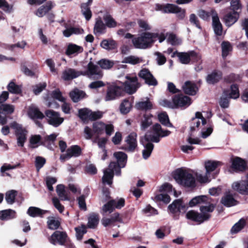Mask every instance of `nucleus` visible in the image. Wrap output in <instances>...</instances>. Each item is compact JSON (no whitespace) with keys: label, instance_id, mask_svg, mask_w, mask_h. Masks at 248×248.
Listing matches in <instances>:
<instances>
[{"label":"nucleus","instance_id":"obj_1","mask_svg":"<svg viewBox=\"0 0 248 248\" xmlns=\"http://www.w3.org/2000/svg\"><path fill=\"white\" fill-rule=\"evenodd\" d=\"M231 169L236 172H244L248 170L247 161L239 157H235L231 159ZM232 189L235 192L248 196V171L245 179L234 182L232 184Z\"/></svg>","mask_w":248,"mask_h":248},{"label":"nucleus","instance_id":"obj_2","mask_svg":"<svg viewBox=\"0 0 248 248\" xmlns=\"http://www.w3.org/2000/svg\"><path fill=\"white\" fill-rule=\"evenodd\" d=\"M215 207V204L201 206L200 207V213L194 210L188 211L186 215V218L196 223L198 225L201 224L211 219V213L214 211Z\"/></svg>","mask_w":248,"mask_h":248},{"label":"nucleus","instance_id":"obj_3","mask_svg":"<svg viewBox=\"0 0 248 248\" xmlns=\"http://www.w3.org/2000/svg\"><path fill=\"white\" fill-rule=\"evenodd\" d=\"M173 178L178 184L184 187L193 188L196 186L195 177L186 170H176L173 173Z\"/></svg>","mask_w":248,"mask_h":248},{"label":"nucleus","instance_id":"obj_4","mask_svg":"<svg viewBox=\"0 0 248 248\" xmlns=\"http://www.w3.org/2000/svg\"><path fill=\"white\" fill-rule=\"evenodd\" d=\"M48 240L54 245H59L64 246L66 248H75L65 232L56 230L48 238Z\"/></svg>","mask_w":248,"mask_h":248},{"label":"nucleus","instance_id":"obj_5","mask_svg":"<svg viewBox=\"0 0 248 248\" xmlns=\"http://www.w3.org/2000/svg\"><path fill=\"white\" fill-rule=\"evenodd\" d=\"M158 36L157 33L145 32L140 37L133 39L132 42L136 48L145 49L150 47Z\"/></svg>","mask_w":248,"mask_h":248},{"label":"nucleus","instance_id":"obj_6","mask_svg":"<svg viewBox=\"0 0 248 248\" xmlns=\"http://www.w3.org/2000/svg\"><path fill=\"white\" fill-rule=\"evenodd\" d=\"M155 9L156 10L161 11L164 13L176 14L177 17L180 19H184L186 16L185 9H183L173 4H161L157 3L155 4Z\"/></svg>","mask_w":248,"mask_h":248},{"label":"nucleus","instance_id":"obj_7","mask_svg":"<svg viewBox=\"0 0 248 248\" xmlns=\"http://www.w3.org/2000/svg\"><path fill=\"white\" fill-rule=\"evenodd\" d=\"M117 161H111L109 164V168L114 169L115 174L119 176L121 173V169L124 168L126 165L127 155L123 152H116L113 154Z\"/></svg>","mask_w":248,"mask_h":248},{"label":"nucleus","instance_id":"obj_8","mask_svg":"<svg viewBox=\"0 0 248 248\" xmlns=\"http://www.w3.org/2000/svg\"><path fill=\"white\" fill-rule=\"evenodd\" d=\"M124 96L123 86L112 83L107 86L104 99L106 101H110L118 99Z\"/></svg>","mask_w":248,"mask_h":248},{"label":"nucleus","instance_id":"obj_9","mask_svg":"<svg viewBox=\"0 0 248 248\" xmlns=\"http://www.w3.org/2000/svg\"><path fill=\"white\" fill-rule=\"evenodd\" d=\"M10 127L15 130V135L17 138L18 146L23 147L24 143L27 140L28 131L23 128L22 125L16 122H13L10 124Z\"/></svg>","mask_w":248,"mask_h":248},{"label":"nucleus","instance_id":"obj_10","mask_svg":"<svg viewBox=\"0 0 248 248\" xmlns=\"http://www.w3.org/2000/svg\"><path fill=\"white\" fill-rule=\"evenodd\" d=\"M45 115L47 123L55 127L60 126L64 121V119L60 117V113L53 109H46L45 111Z\"/></svg>","mask_w":248,"mask_h":248},{"label":"nucleus","instance_id":"obj_11","mask_svg":"<svg viewBox=\"0 0 248 248\" xmlns=\"http://www.w3.org/2000/svg\"><path fill=\"white\" fill-rule=\"evenodd\" d=\"M172 101L174 108H186L191 104V98L182 93L173 95Z\"/></svg>","mask_w":248,"mask_h":248},{"label":"nucleus","instance_id":"obj_12","mask_svg":"<svg viewBox=\"0 0 248 248\" xmlns=\"http://www.w3.org/2000/svg\"><path fill=\"white\" fill-rule=\"evenodd\" d=\"M137 134L133 132L130 133L126 138L125 141L128 145L127 147L123 146L121 149L128 152H133L138 146Z\"/></svg>","mask_w":248,"mask_h":248},{"label":"nucleus","instance_id":"obj_13","mask_svg":"<svg viewBox=\"0 0 248 248\" xmlns=\"http://www.w3.org/2000/svg\"><path fill=\"white\" fill-rule=\"evenodd\" d=\"M82 154L81 147L77 145H72L66 150V153L62 154L60 156V159L62 161H65L69 159L72 157H78Z\"/></svg>","mask_w":248,"mask_h":248},{"label":"nucleus","instance_id":"obj_14","mask_svg":"<svg viewBox=\"0 0 248 248\" xmlns=\"http://www.w3.org/2000/svg\"><path fill=\"white\" fill-rule=\"evenodd\" d=\"M138 76L145 80V83L150 86H156L157 84V80L148 69H141L139 73Z\"/></svg>","mask_w":248,"mask_h":248},{"label":"nucleus","instance_id":"obj_15","mask_svg":"<svg viewBox=\"0 0 248 248\" xmlns=\"http://www.w3.org/2000/svg\"><path fill=\"white\" fill-rule=\"evenodd\" d=\"M223 78V72L219 70L215 69L206 77V81L208 84L215 85Z\"/></svg>","mask_w":248,"mask_h":248},{"label":"nucleus","instance_id":"obj_16","mask_svg":"<svg viewBox=\"0 0 248 248\" xmlns=\"http://www.w3.org/2000/svg\"><path fill=\"white\" fill-rule=\"evenodd\" d=\"M223 95L228 96L231 99H237L240 96L239 85L231 84L229 89H226L223 91Z\"/></svg>","mask_w":248,"mask_h":248},{"label":"nucleus","instance_id":"obj_17","mask_svg":"<svg viewBox=\"0 0 248 248\" xmlns=\"http://www.w3.org/2000/svg\"><path fill=\"white\" fill-rule=\"evenodd\" d=\"M212 16V26L215 34L217 36H221L223 32V26L220 22L217 13L214 10L211 11Z\"/></svg>","mask_w":248,"mask_h":248},{"label":"nucleus","instance_id":"obj_18","mask_svg":"<svg viewBox=\"0 0 248 248\" xmlns=\"http://www.w3.org/2000/svg\"><path fill=\"white\" fill-rule=\"evenodd\" d=\"M85 74L86 72L77 71L75 69L68 68L63 71L62 78L63 80L68 81L77 78L80 75L85 76Z\"/></svg>","mask_w":248,"mask_h":248},{"label":"nucleus","instance_id":"obj_19","mask_svg":"<svg viewBox=\"0 0 248 248\" xmlns=\"http://www.w3.org/2000/svg\"><path fill=\"white\" fill-rule=\"evenodd\" d=\"M200 204H205L208 205L211 203V198L207 196L200 195L193 198L188 203V206L190 207H194Z\"/></svg>","mask_w":248,"mask_h":248},{"label":"nucleus","instance_id":"obj_20","mask_svg":"<svg viewBox=\"0 0 248 248\" xmlns=\"http://www.w3.org/2000/svg\"><path fill=\"white\" fill-rule=\"evenodd\" d=\"M185 209L186 205L182 199L175 200L168 206L169 210L173 214L179 213L181 212V210H185Z\"/></svg>","mask_w":248,"mask_h":248},{"label":"nucleus","instance_id":"obj_21","mask_svg":"<svg viewBox=\"0 0 248 248\" xmlns=\"http://www.w3.org/2000/svg\"><path fill=\"white\" fill-rule=\"evenodd\" d=\"M220 202L225 206L230 207L237 205L239 202L234 198V195L229 191L224 194L221 198Z\"/></svg>","mask_w":248,"mask_h":248},{"label":"nucleus","instance_id":"obj_22","mask_svg":"<svg viewBox=\"0 0 248 248\" xmlns=\"http://www.w3.org/2000/svg\"><path fill=\"white\" fill-rule=\"evenodd\" d=\"M240 17V12H229L226 13L223 17V20L228 27L234 24Z\"/></svg>","mask_w":248,"mask_h":248},{"label":"nucleus","instance_id":"obj_23","mask_svg":"<svg viewBox=\"0 0 248 248\" xmlns=\"http://www.w3.org/2000/svg\"><path fill=\"white\" fill-rule=\"evenodd\" d=\"M69 96L73 102L77 103L86 98L87 95L83 91L75 88L69 93Z\"/></svg>","mask_w":248,"mask_h":248},{"label":"nucleus","instance_id":"obj_24","mask_svg":"<svg viewBox=\"0 0 248 248\" xmlns=\"http://www.w3.org/2000/svg\"><path fill=\"white\" fill-rule=\"evenodd\" d=\"M106 26L104 23L101 17L99 16L95 19V22L93 27V33L95 35L104 34L106 32Z\"/></svg>","mask_w":248,"mask_h":248},{"label":"nucleus","instance_id":"obj_25","mask_svg":"<svg viewBox=\"0 0 248 248\" xmlns=\"http://www.w3.org/2000/svg\"><path fill=\"white\" fill-rule=\"evenodd\" d=\"M28 115L29 117L32 120H42L45 118V115L40 110V109L35 107H30Z\"/></svg>","mask_w":248,"mask_h":248},{"label":"nucleus","instance_id":"obj_26","mask_svg":"<svg viewBox=\"0 0 248 248\" xmlns=\"http://www.w3.org/2000/svg\"><path fill=\"white\" fill-rule=\"evenodd\" d=\"M54 6V4L51 1H48L46 3L40 6L37 10L36 15L41 17L49 12Z\"/></svg>","mask_w":248,"mask_h":248},{"label":"nucleus","instance_id":"obj_27","mask_svg":"<svg viewBox=\"0 0 248 248\" xmlns=\"http://www.w3.org/2000/svg\"><path fill=\"white\" fill-rule=\"evenodd\" d=\"M83 48L82 46L76 44L70 43L68 45L65 51V54L68 56L72 55H76L78 53L82 52Z\"/></svg>","mask_w":248,"mask_h":248},{"label":"nucleus","instance_id":"obj_28","mask_svg":"<svg viewBox=\"0 0 248 248\" xmlns=\"http://www.w3.org/2000/svg\"><path fill=\"white\" fill-rule=\"evenodd\" d=\"M47 213H49L47 210H42L38 207L33 206L30 207L27 211L28 214L32 217H43L44 215Z\"/></svg>","mask_w":248,"mask_h":248},{"label":"nucleus","instance_id":"obj_29","mask_svg":"<svg viewBox=\"0 0 248 248\" xmlns=\"http://www.w3.org/2000/svg\"><path fill=\"white\" fill-rule=\"evenodd\" d=\"M223 80L227 84H236V83L241 82L242 77L239 74L232 73L225 76Z\"/></svg>","mask_w":248,"mask_h":248},{"label":"nucleus","instance_id":"obj_30","mask_svg":"<svg viewBox=\"0 0 248 248\" xmlns=\"http://www.w3.org/2000/svg\"><path fill=\"white\" fill-rule=\"evenodd\" d=\"M99 221V214L95 213L90 214L88 217L87 227L91 229H95L97 226Z\"/></svg>","mask_w":248,"mask_h":248},{"label":"nucleus","instance_id":"obj_31","mask_svg":"<svg viewBox=\"0 0 248 248\" xmlns=\"http://www.w3.org/2000/svg\"><path fill=\"white\" fill-rule=\"evenodd\" d=\"M114 169L108 168L104 171V175L102 177V182L104 183H107L109 185L112 184V179L114 177Z\"/></svg>","mask_w":248,"mask_h":248},{"label":"nucleus","instance_id":"obj_32","mask_svg":"<svg viewBox=\"0 0 248 248\" xmlns=\"http://www.w3.org/2000/svg\"><path fill=\"white\" fill-rule=\"evenodd\" d=\"M183 90L185 94L194 95L196 93V85L190 81H186L182 87Z\"/></svg>","mask_w":248,"mask_h":248},{"label":"nucleus","instance_id":"obj_33","mask_svg":"<svg viewBox=\"0 0 248 248\" xmlns=\"http://www.w3.org/2000/svg\"><path fill=\"white\" fill-rule=\"evenodd\" d=\"M56 192L62 201H69L70 198L68 193L66 191L63 185H58L56 187Z\"/></svg>","mask_w":248,"mask_h":248},{"label":"nucleus","instance_id":"obj_34","mask_svg":"<svg viewBox=\"0 0 248 248\" xmlns=\"http://www.w3.org/2000/svg\"><path fill=\"white\" fill-rule=\"evenodd\" d=\"M16 217L15 211L11 209H6L0 211V219L2 220H9Z\"/></svg>","mask_w":248,"mask_h":248},{"label":"nucleus","instance_id":"obj_35","mask_svg":"<svg viewBox=\"0 0 248 248\" xmlns=\"http://www.w3.org/2000/svg\"><path fill=\"white\" fill-rule=\"evenodd\" d=\"M100 46L108 50H113L117 48V45L115 41L112 39H103L101 43Z\"/></svg>","mask_w":248,"mask_h":248},{"label":"nucleus","instance_id":"obj_36","mask_svg":"<svg viewBox=\"0 0 248 248\" xmlns=\"http://www.w3.org/2000/svg\"><path fill=\"white\" fill-rule=\"evenodd\" d=\"M85 75L93 76V75H100L101 72L100 71L98 66L94 63L90 62L87 65V70L85 71Z\"/></svg>","mask_w":248,"mask_h":248},{"label":"nucleus","instance_id":"obj_37","mask_svg":"<svg viewBox=\"0 0 248 248\" xmlns=\"http://www.w3.org/2000/svg\"><path fill=\"white\" fill-rule=\"evenodd\" d=\"M123 89L124 91V95L125 93L129 94H132L134 93L137 90V87L136 84H132L129 81H124L123 83Z\"/></svg>","mask_w":248,"mask_h":248},{"label":"nucleus","instance_id":"obj_38","mask_svg":"<svg viewBox=\"0 0 248 248\" xmlns=\"http://www.w3.org/2000/svg\"><path fill=\"white\" fill-rule=\"evenodd\" d=\"M222 57L225 60L229 55L230 52L232 50V46L229 41H224L221 44Z\"/></svg>","mask_w":248,"mask_h":248},{"label":"nucleus","instance_id":"obj_39","mask_svg":"<svg viewBox=\"0 0 248 248\" xmlns=\"http://www.w3.org/2000/svg\"><path fill=\"white\" fill-rule=\"evenodd\" d=\"M105 124L102 122H94L93 124V132L97 136L103 134L105 131Z\"/></svg>","mask_w":248,"mask_h":248},{"label":"nucleus","instance_id":"obj_40","mask_svg":"<svg viewBox=\"0 0 248 248\" xmlns=\"http://www.w3.org/2000/svg\"><path fill=\"white\" fill-rule=\"evenodd\" d=\"M153 131L155 134L159 136V138L168 136L171 133V132L168 130H163L161 125L158 123L153 125Z\"/></svg>","mask_w":248,"mask_h":248},{"label":"nucleus","instance_id":"obj_41","mask_svg":"<svg viewBox=\"0 0 248 248\" xmlns=\"http://www.w3.org/2000/svg\"><path fill=\"white\" fill-rule=\"evenodd\" d=\"M57 136L56 134L53 133L50 135H46L42 137V142L41 143V145L49 148L56 140Z\"/></svg>","mask_w":248,"mask_h":248},{"label":"nucleus","instance_id":"obj_42","mask_svg":"<svg viewBox=\"0 0 248 248\" xmlns=\"http://www.w3.org/2000/svg\"><path fill=\"white\" fill-rule=\"evenodd\" d=\"M132 108V105L129 101V98L124 99L120 104L119 109L121 113L123 114H127Z\"/></svg>","mask_w":248,"mask_h":248},{"label":"nucleus","instance_id":"obj_43","mask_svg":"<svg viewBox=\"0 0 248 248\" xmlns=\"http://www.w3.org/2000/svg\"><path fill=\"white\" fill-rule=\"evenodd\" d=\"M160 139L159 137L156 134L154 133V135L145 134L144 137L140 138V143L141 144L144 145V141L148 142H154L158 143L160 141Z\"/></svg>","mask_w":248,"mask_h":248},{"label":"nucleus","instance_id":"obj_44","mask_svg":"<svg viewBox=\"0 0 248 248\" xmlns=\"http://www.w3.org/2000/svg\"><path fill=\"white\" fill-rule=\"evenodd\" d=\"M158 119L160 123L163 125L172 127V124L170 122L168 115L166 112H162L158 115Z\"/></svg>","mask_w":248,"mask_h":248},{"label":"nucleus","instance_id":"obj_45","mask_svg":"<svg viewBox=\"0 0 248 248\" xmlns=\"http://www.w3.org/2000/svg\"><path fill=\"white\" fill-rule=\"evenodd\" d=\"M220 165L221 162L219 161L208 160L205 162L204 166L207 173H209L214 171Z\"/></svg>","mask_w":248,"mask_h":248},{"label":"nucleus","instance_id":"obj_46","mask_svg":"<svg viewBox=\"0 0 248 248\" xmlns=\"http://www.w3.org/2000/svg\"><path fill=\"white\" fill-rule=\"evenodd\" d=\"M90 110L88 108L78 109V116L84 123H87L89 121Z\"/></svg>","mask_w":248,"mask_h":248},{"label":"nucleus","instance_id":"obj_47","mask_svg":"<svg viewBox=\"0 0 248 248\" xmlns=\"http://www.w3.org/2000/svg\"><path fill=\"white\" fill-rule=\"evenodd\" d=\"M136 107L138 109L142 110H147L151 109L153 108V104L149 98L145 101L139 102L136 104Z\"/></svg>","mask_w":248,"mask_h":248},{"label":"nucleus","instance_id":"obj_48","mask_svg":"<svg viewBox=\"0 0 248 248\" xmlns=\"http://www.w3.org/2000/svg\"><path fill=\"white\" fill-rule=\"evenodd\" d=\"M246 223V221L244 218L240 219L232 227L231 229V233L232 234L238 233L245 227Z\"/></svg>","mask_w":248,"mask_h":248},{"label":"nucleus","instance_id":"obj_49","mask_svg":"<svg viewBox=\"0 0 248 248\" xmlns=\"http://www.w3.org/2000/svg\"><path fill=\"white\" fill-rule=\"evenodd\" d=\"M30 143L32 148H36L38 145H41L42 142V137L40 135H31L30 138Z\"/></svg>","mask_w":248,"mask_h":248},{"label":"nucleus","instance_id":"obj_50","mask_svg":"<svg viewBox=\"0 0 248 248\" xmlns=\"http://www.w3.org/2000/svg\"><path fill=\"white\" fill-rule=\"evenodd\" d=\"M7 88L8 91L12 93L18 94L22 92L21 87L16 84L13 80L10 81Z\"/></svg>","mask_w":248,"mask_h":248},{"label":"nucleus","instance_id":"obj_51","mask_svg":"<svg viewBox=\"0 0 248 248\" xmlns=\"http://www.w3.org/2000/svg\"><path fill=\"white\" fill-rule=\"evenodd\" d=\"M81 12L87 20H89L92 16V11L89 4L88 3H83L81 4Z\"/></svg>","mask_w":248,"mask_h":248},{"label":"nucleus","instance_id":"obj_52","mask_svg":"<svg viewBox=\"0 0 248 248\" xmlns=\"http://www.w3.org/2000/svg\"><path fill=\"white\" fill-rule=\"evenodd\" d=\"M17 195V191L16 190H10L5 194V200L7 203L12 204L15 202L16 197Z\"/></svg>","mask_w":248,"mask_h":248},{"label":"nucleus","instance_id":"obj_53","mask_svg":"<svg viewBox=\"0 0 248 248\" xmlns=\"http://www.w3.org/2000/svg\"><path fill=\"white\" fill-rule=\"evenodd\" d=\"M143 145L145 149L142 151V156L144 159H146L151 155L154 148V145L151 142H148Z\"/></svg>","mask_w":248,"mask_h":248},{"label":"nucleus","instance_id":"obj_54","mask_svg":"<svg viewBox=\"0 0 248 248\" xmlns=\"http://www.w3.org/2000/svg\"><path fill=\"white\" fill-rule=\"evenodd\" d=\"M103 20L105 22L106 27L109 28H114L117 26V22L110 15H107L103 16Z\"/></svg>","mask_w":248,"mask_h":248},{"label":"nucleus","instance_id":"obj_55","mask_svg":"<svg viewBox=\"0 0 248 248\" xmlns=\"http://www.w3.org/2000/svg\"><path fill=\"white\" fill-rule=\"evenodd\" d=\"M47 228L52 230H56L61 225V222L59 220L55 219L53 217H49L47 221Z\"/></svg>","mask_w":248,"mask_h":248},{"label":"nucleus","instance_id":"obj_56","mask_svg":"<svg viewBox=\"0 0 248 248\" xmlns=\"http://www.w3.org/2000/svg\"><path fill=\"white\" fill-rule=\"evenodd\" d=\"M99 66L103 69H109L114 65L113 61L106 59H102L97 62Z\"/></svg>","mask_w":248,"mask_h":248},{"label":"nucleus","instance_id":"obj_57","mask_svg":"<svg viewBox=\"0 0 248 248\" xmlns=\"http://www.w3.org/2000/svg\"><path fill=\"white\" fill-rule=\"evenodd\" d=\"M152 115L145 114L144 115V120L142 121L141 124V129L142 130H145L152 124Z\"/></svg>","mask_w":248,"mask_h":248},{"label":"nucleus","instance_id":"obj_58","mask_svg":"<svg viewBox=\"0 0 248 248\" xmlns=\"http://www.w3.org/2000/svg\"><path fill=\"white\" fill-rule=\"evenodd\" d=\"M178 58L181 63L186 64L190 62V51L188 52H181V53H178Z\"/></svg>","mask_w":248,"mask_h":248},{"label":"nucleus","instance_id":"obj_59","mask_svg":"<svg viewBox=\"0 0 248 248\" xmlns=\"http://www.w3.org/2000/svg\"><path fill=\"white\" fill-rule=\"evenodd\" d=\"M113 203H114V200L112 199L109 200L102 207V210L104 213L108 212L111 213L115 210Z\"/></svg>","mask_w":248,"mask_h":248},{"label":"nucleus","instance_id":"obj_60","mask_svg":"<svg viewBox=\"0 0 248 248\" xmlns=\"http://www.w3.org/2000/svg\"><path fill=\"white\" fill-rule=\"evenodd\" d=\"M75 230L76 232L77 238L79 240H81L83 235L87 232L86 226L84 224H82L81 227L75 228Z\"/></svg>","mask_w":248,"mask_h":248},{"label":"nucleus","instance_id":"obj_61","mask_svg":"<svg viewBox=\"0 0 248 248\" xmlns=\"http://www.w3.org/2000/svg\"><path fill=\"white\" fill-rule=\"evenodd\" d=\"M122 63H129L131 64L135 65L140 62V59L138 57L135 56L131 55L126 57H125Z\"/></svg>","mask_w":248,"mask_h":248},{"label":"nucleus","instance_id":"obj_62","mask_svg":"<svg viewBox=\"0 0 248 248\" xmlns=\"http://www.w3.org/2000/svg\"><path fill=\"white\" fill-rule=\"evenodd\" d=\"M46 163V159L40 156H37L35 157V166L38 171L41 169Z\"/></svg>","mask_w":248,"mask_h":248},{"label":"nucleus","instance_id":"obj_63","mask_svg":"<svg viewBox=\"0 0 248 248\" xmlns=\"http://www.w3.org/2000/svg\"><path fill=\"white\" fill-rule=\"evenodd\" d=\"M20 69L21 71L26 76L33 77L35 75V73L31 70L29 69L26 65V62H22L21 64Z\"/></svg>","mask_w":248,"mask_h":248},{"label":"nucleus","instance_id":"obj_64","mask_svg":"<svg viewBox=\"0 0 248 248\" xmlns=\"http://www.w3.org/2000/svg\"><path fill=\"white\" fill-rule=\"evenodd\" d=\"M242 9V4L240 0H232L231 1V9L232 12H238L240 10L241 12Z\"/></svg>","mask_w":248,"mask_h":248}]
</instances>
